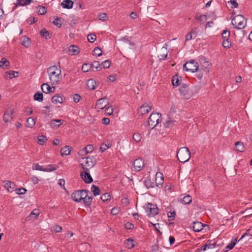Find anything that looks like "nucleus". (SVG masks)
<instances>
[{"label": "nucleus", "instance_id": "1", "mask_svg": "<svg viewBox=\"0 0 252 252\" xmlns=\"http://www.w3.org/2000/svg\"><path fill=\"white\" fill-rule=\"evenodd\" d=\"M47 72L49 76L52 86L59 84L61 81V70L58 68L57 66L53 65L47 69Z\"/></svg>", "mask_w": 252, "mask_h": 252}, {"label": "nucleus", "instance_id": "2", "mask_svg": "<svg viewBox=\"0 0 252 252\" xmlns=\"http://www.w3.org/2000/svg\"><path fill=\"white\" fill-rule=\"evenodd\" d=\"M180 94L186 99L190 98L193 95V88L189 87L186 84L183 83L179 88Z\"/></svg>", "mask_w": 252, "mask_h": 252}, {"label": "nucleus", "instance_id": "3", "mask_svg": "<svg viewBox=\"0 0 252 252\" xmlns=\"http://www.w3.org/2000/svg\"><path fill=\"white\" fill-rule=\"evenodd\" d=\"M82 162L81 166L84 171H88L90 169L93 168L96 164V160L94 157H88L82 158Z\"/></svg>", "mask_w": 252, "mask_h": 252}, {"label": "nucleus", "instance_id": "4", "mask_svg": "<svg viewBox=\"0 0 252 252\" xmlns=\"http://www.w3.org/2000/svg\"><path fill=\"white\" fill-rule=\"evenodd\" d=\"M190 152L186 147L180 148L177 153V157L181 162L185 163L190 158Z\"/></svg>", "mask_w": 252, "mask_h": 252}, {"label": "nucleus", "instance_id": "5", "mask_svg": "<svg viewBox=\"0 0 252 252\" xmlns=\"http://www.w3.org/2000/svg\"><path fill=\"white\" fill-rule=\"evenodd\" d=\"M232 24L238 29H243L247 25V20L243 15H237L232 19Z\"/></svg>", "mask_w": 252, "mask_h": 252}, {"label": "nucleus", "instance_id": "6", "mask_svg": "<svg viewBox=\"0 0 252 252\" xmlns=\"http://www.w3.org/2000/svg\"><path fill=\"white\" fill-rule=\"evenodd\" d=\"M161 121V114L158 113H152L148 120V125L151 128H154Z\"/></svg>", "mask_w": 252, "mask_h": 252}, {"label": "nucleus", "instance_id": "7", "mask_svg": "<svg viewBox=\"0 0 252 252\" xmlns=\"http://www.w3.org/2000/svg\"><path fill=\"white\" fill-rule=\"evenodd\" d=\"M183 69L194 73L198 70V63L193 60L187 62L183 65Z\"/></svg>", "mask_w": 252, "mask_h": 252}, {"label": "nucleus", "instance_id": "8", "mask_svg": "<svg viewBox=\"0 0 252 252\" xmlns=\"http://www.w3.org/2000/svg\"><path fill=\"white\" fill-rule=\"evenodd\" d=\"M147 215L149 217H154L158 213V209L156 205L148 203L145 208Z\"/></svg>", "mask_w": 252, "mask_h": 252}, {"label": "nucleus", "instance_id": "9", "mask_svg": "<svg viewBox=\"0 0 252 252\" xmlns=\"http://www.w3.org/2000/svg\"><path fill=\"white\" fill-rule=\"evenodd\" d=\"M80 176L86 183L90 184L93 181V178L90 174L89 170H88V171H84V172H81Z\"/></svg>", "mask_w": 252, "mask_h": 252}, {"label": "nucleus", "instance_id": "10", "mask_svg": "<svg viewBox=\"0 0 252 252\" xmlns=\"http://www.w3.org/2000/svg\"><path fill=\"white\" fill-rule=\"evenodd\" d=\"M133 165L135 171H140L144 166V161L141 158L136 159L134 160Z\"/></svg>", "mask_w": 252, "mask_h": 252}, {"label": "nucleus", "instance_id": "11", "mask_svg": "<svg viewBox=\"0 0 252 252\" xmlns=\"http://www.w3.org/2000/svg\"><path fill=\"white\" fill-rule=\"evenodd\" d=\"M151 107L147 104H143L138 109V113L141 115H143L148 113L151 110Z\"/></svg>", "mask_w": 252, "mask_h": 252}, {"label": "nucleus", "instance_id": "12", "mask_svg": "<svg viewBox=\"0 0 252 252\" xmlns=\"http://www.w3.org/2000/svg\"><path fill=\"white\" fill-rule=\"evenodd\" d=\"M205 226L206 224H204L200 221H194L192 223V228L194 231L198 232L202 230Z\"/></svg>", "mask_w": 252, "mask_h": 252}, {"label": "nucleus", "instance_id": "13", "mask_svg": "<svg viewBox=\"0 0 252 252\" xmlns=\"http://www.w3.org/2000/svg\"><path fill=\"white\" fill-rule=\"evenodd\" d=\"M13 113V111L12 109H7L5 113L4 114L3 119V121L5 123L10 122V120L12 119V114Z\"/></svg>", "mask_w": 252, "mask_h": 252}, {"label": "nucleus", "instance_id": "14", "mask_svg": "<svg viewBox=\"0 0 252 252\" xmlns=\"http://www.w3.org/2000/svg\"><path fill=\"white\" fill-rule=\"evenodd\" d=\"M212 241H208L207 243L201 247L200 249H198V252H200L201 251H205L207 249H213L216 246V243H211Z\"/></svg>", "mask_w": 252, "mask_h": 252}, {"label": "nucleus", "instance_id": "15", "mask_svg": "<svg viewBox=\"0 0 252 252\" xmlns=\"http://www.w3.org/2000/svg\"><path fill=\"white\" fill-rule=\"evenodd\" d=\"M106 97H104L97 100L96 102L95 108L99 109H103L108 104L107 102L104 101V99Z\"/></svg>", "mask_w": 252, "mask_h": 252}, {"label": "nucleus", "instance_id": "16", "mask_svg": "<svg viewBox=\"0 0 252 252\" xmlns=\"http://www.w3.org/2000/svg\"><path fill=\"white\" fill-rule=\"evenodd\" d=\"M4 183H5L4 185V188L9 192L13 191L15 187V184L14 183L9 181H6Z\"/></svg>", "mask_w": 252, "mask_h": 252}, {"label": "nucleus", "instance_id": "17", "mask_svg": "<svg viewBox=\"0 0 252 252\" xmlns=\"http://www.w3.org/2000/svg\"><path fill=\"white\" fill-rule=\"evenodd\" d=\"M154 179L151 180L149 177H147L144 181V185L147 189L153 188L155 187Z\"/></svg>", "mask_w": 252, "mask_h": 252}, {"label": "nucleus", "instance_id": "18", "mask_svg": "<svg viewBox=\"0 0 252 252\" xmlns=\"http://www.w3.org/2000/svg\"><path fill=\"white\" fill-rule=\"evenodd\" d=\"M80 194L81 192L79 190L75 191L72 193L71 198L74 201L79 202L81 201V195Z\"/></svg>", "mask_w": 252, "mask_h": 252}, {"label": "nucleus", "instance_id": "19", "mask_svg": "<svg viewBox=\"0 0 252 252\" xmlns=\"http://www.w3.org/2000/svg\"><path fill=\"white\" fill-rule=\"evenodd\" d=\"M162 174L160 172H157L156 175V183L157 186H159L163 184V178L162 177Z\"/></svg>", "mask_w": 252, "mask_h": 252}, {"label": "nucleus", "instance_id": "20", "mask_svg": "<svg viewBox=\"0 0 252 252\" xmlns=\"http://www.w3.org/2000/svg\"><path fill=\"white\" fill-rule=\"evenodd\" d=\"M73 2L71 0H63L61 3V5L64 8L70 9L72 7Z\"/></svg>", "mask_w": 252, "mask_h": 252}, {"label": "nucleus", "instance_id": "21", "mask_svg": "<svg viewBox=\"0 0 252 252\" xmlns=\"http://www.w3.org/2000/svg\"><path fill=\"white\" fill-rule=\"evenodd\" d=\"M88 88L92 90H94L96 87V81L93 79H90L87 82Z\"/></svg>", "mask_w": 252, "mask_h": 252}, {"label": "nucleus", "instance_id": "22", "mask_svg": "<svg viewBox=\"0 0 252 252\" xmlns=\"http://www.w3.org/2000/svg\"><path fill=\"white\" fill-rule=\"evenodd\" d=\"M71 147L69 146H65L61 150V154L62 156H68L70 153Z\"/></svg>", "mask_w": 252, "mask_h": 252}, {"label": "nucleus", "instance_id": "23", "mask_svg": "<svg viewBox=\"0 0 252 252\" xmlns=\"http://www.w3.org/2000/svg\"><path fill=\"white\" fill-rule=\"evenodd\" d=\"M63 97L59 94H56L52 98V102L55 104L61 103L63 102Z\"/></svg>", "mask_w": 252, "mask_h": 252}, {"label": "nucleus", "instance_id": "24", "mask_svg": "<svg viewBox=\"0 0 252 252\" xmlns=\"http://www.w3.org/2000/svg\"><path fill=\"white\" fill-rule=\"evenodd\" d=\"M59 166L56 164H48L44 168V172H52L57 170Z\"/></svg>", "mask_w": 252, "mask_h": 252}, {"label": "nucleus", "instance_id": "25", "mask_svg": "<svg viewBox=\"0 0 252 252\" xmlns=\"http://www.w3.org/2000/svg\"><path fill=\"white\" fill-rule=\"evenodd\" d=\"M161 51L162 52V54H159L158 57L160 60H165L167 56V49L166 47H163L161 49Z\"/></svg>", "mask_w": 252, "mask_h": 252}, {"label": "nucleus", "instance_id": "26", "mask_svg": "<svg viewBox=\"0 0 252 252\" xmlns=\"http://www.w3.org/2000/svg\"><path fill=\"white\" fill-rule=\"evenodd\" d=\"M235 149L237 152H243L244 151L245 147L243 143L241 141H237L235 143Z\"/></svg>", "mask_w": 252, "mask_h": 252}, {"label": "nucleus", "instance_id": "27", "mask_svg": "<svg viewBox=\"0 0 252 252\" xmlns=\"http://www.w3.org/2000/svg\"><path fill=\"white\" fill-rule=\"evenodd\" d=\"M41 90L43 93L46 94L53 92L52 88L47 83H44L41 85Z\"/></svg>", "mask_w": 252, "mask_h": 252}, {"label": "nucleus", "instance_id": "28", "mask_svg": "<svg viewBox=\"0 0 252 252\" xmlns=\"http://www.w3.org/2000/svg\"><path fill=\"white\" fill-rule=\"evenodd\" d=\"M69 52L70 54L73 55L77 54L79 53V48L73 45H71L69 47Z\"/></svg>", "mask_w": 252, "mask_h": 252}, {"label": "nucleus", "instance_id": "29", "mask_svg": "<svg viewBox=\"0 0 252 252\" xmlns=\"http://www.w3.org/2000/svg\"><path fill=\"white\" fill-rule=\"evenodd\" d=\"M252 233V227L250 228L248 230H247L246 232L244 233L241 237L239 239V240H238V237H236L233 241H232V242H235V244L237 242V241H240L243 238H244L247 235H250L252 236V234H251Z\"/></svg>", "mask_w": 252, "mask_h": 252}, {"label": "nucleus", "instance_id": "30", "mask_svg": "<svg viewBox=\"0 0 252 252\" xmlns=\"http://www.w3.org/2000/svg\"><path fill=\"white\" fill-rule=\"evenodd\" d=\"M112 146V144L108 141H107V143L104 142L101 144L100 147L99 148V151L101 152H104L106 149L109 148Z\"/></svg>", "mask_w": 252, "mask_h": 252}, {"label": "nucleus", "instance_id": "31", "mask_svg": "<svg viewBox=\"0 0 252 252\" xmlns=\"http://www.w3.org/2000/svg\"><path fill=\"white\" fill-rule=\"evenodd\" d=\"M31 44V40L30 39L27 37L26 36H24L22 37L21 44L25 46V47H28Z\"/></svg>", "mask_w": 252, "mask_h": 252}, {"label": "nucleus", "instance_id": "32", "mask_svg": "<svg viewBox=\"0 0 252 252\" xmlns=\"http://www.w3.org/2000/svg\"><path fill=\"white\" fill-rule=\"evenodd\" d=\"M33 98L35 100L42 102L43 100V95L42 93L37 92L33 95Z\"/></svg>", "mask_w": 252, "mask_h": 252}, {"label": "nucleus", "instance_id": "33", "mask_svg": "<svg viewBox=\"0 0 252 252\" xmlns=\"http://www.w3.org/2000/svg\"><path fill=\"white\" fill-rule=\"evenodd\" d=\"M91 189L94 196L99 195L101 193L100 190L99 189L98 187L94 185H93L92 186Z\"/></svg>", "mask_w": 252, "mask_h": 252}, {"label": "nucleus", "instance_id": "34", "mask_svg": "<svg viewBox=\"0 0 252 252\" xmlns=\"http://www.w3.org/2000/svg\"><path fill=\"white\" fill-rule=\"evenodd\" d=\"M41 36L44 37L46 39L51 38L50 34L45 29H43L40 32Z\"/></svg>", "mask_w": 252, "mask_h": 252}, {"label": "nucleus", "instance_id": "35", "mask_svg": "<svg viewBox=\"0 0 252 252\" xmlns=\"http://www.w3.org/2000/svg\"><path fill=\"white\" fill-rule=\"evenodd\" d=\"M172 83L173 87H177L180 84V80L177 75L173 76L172 78Z\"/></svg>", "mask_w": 252, "mask_h": 252}, {"label": "nucleus", "instance_id": "36", "mask_svg": "<svg viewBox=\"0 0 252 252\" xmlns=\"http://www.w3.org/2000/svg\"><path fill=\"white\" fill-rule=\"evenodd\" d=\"M125 244L126 245V247L129 249L132 248L134 246L133 240L132 238H128L126 239Z\"/></svg>", "mask_w": 252, "mask_h": 252}, {"label": "nucleus", "instance_id": "37", "mask_svg": "<svg viewBox=\"0 0 252 252\" xmlns=\"http://www.w3.org/2000/svg\"><path fill=\"white\" fill-rule=\"evenodd\" d=\"M35 124V120L32 117H30L27 121V126L28 127L32 128L34 126Z\"/></svg>", "mask_w": 252, "mask_h": 252}, {"label": "nucleus", "instance_id": "38", "mask_svg": "<svg viewBox=\"0 0 252 252\" xmlns=\"http://www.w3.org/2000/svg\"><path fill=\"white\" fill-rule=\"evenodd\" d=\"M94 150V147L92 145H88L82 150V152H84L85 155L91 153Z\"/></svg>", "mask_w": 252, "mask_h": 252}, {"label": "nucleus", "instance_id": "39", "mask_svg": "<svg viewBox=\"0 0 252 252\" xmlns=\"http://www.w3.org/2000/svg\"><path fill=\"white\" fill-rule=\"evenodd\" d=\"M192 201V197L191 196L189 195H187L185 196L182 200V203L184 204H189Z\"/></svg>", "mask_w": 252, "mask_h": 252}, {"label": "nucleus", "instance_id": "40", "mask_svg": "<svg viewBox=\"0 0 252 252\" xmlns=\"http://www.w3.org/2000/svg\"><path fill=\"white\" fill-rule=\"evenodd\" d=\"M100 64L99 63L98 61H94L90 65V68L91 69V70H94V68H95L97 70H99L98 68L99 67Z\"/></svg>", "mask_w": 252, "mask_h": 252}, {"label": "nucleus", "instance_id": "41", "mask_svg": "<svg viewBox=\"0 0 252 252\" xmlns=\"http://www.w3.org/2000/svg\"><path fill=\"white\" fill-rule=\"evenodd\" d=\"M93 198L92 196H89L87 195V197L84 198L83 200L84 203L87 206H89L91 204L92 202Z\"/></svg>", "mask_w": 252, "mask_h": 252}, {"label": "nucleus", "instance_id": "42", "mask_svg": "<svg viewBox=\"0 0 252 252\" xmlns=\"http://www.w3.org/2000/svg\"><path fill=\"white\" fill-rule=\"evenodd\" d=\"M47 140V138L45 136L42 135L38 136V143L40 145H43Z\"/></svg>", "mask_w": 252, "mask_h": 252}, {"label": "nucleus", "instance_id": "43", "mask_svg": "<svg viewBox=\"0 0 252 252\" xmlns=\"http://www.w3.org/2000/svg\"><path fill=\"white\" fill-rule=\"evenodd\" d=\"M39 8V9L38 10V13L40 15H44L47 12V9L46 7L45 6H39L36 7V8Z\"/></svg>", "mask_w": 252, "mask_h": 252}, {"label": "nucleus", "instance_id": "44", "mask_svg": "<svg viewBox=\"0 0 252 252\" xmlns=\"http://www.w3.org/2000/svg\"><path fill=\"white\" fill-rule=\"evenodd\" d=\"M221 36L223 39H228L230 36L229 31L227 30H224L221 34Z\"/></svg>", "mask_w": 252, "mask_h": 252}, {"label": "nucleus", "instance_id": "45", "mask_svg": "<svg viewBox=\"0 0 252 252\" xmlns=\"http://www.w3.org/2000/svg\"><path fill=\"white\" fill-rule=\"evenodd\" d=\"M132 138L135 142H139L141 141L142 137L139 133H135L133 135Z\"/></svg>", "mask_w": 252, "mask_h": 252}, {"label": "nucleus", "instance_id": "46", "mask_svg": "<svg viewBox=\"0 0 252 252\" xmlns=\"http://www.w3.org/2000/svg\"><path fill=\"white\" fill-rule=\"evenodd\" d=\"M9 75V78L12 79L18 76L19 72L15 71H9L7 72Z\"/></svg>", "mask_w": 252, "mask_h": 252}, {"label": "nucleus", "instance_id": "47", "mask_svg": "<svg viewBox=\"0 0 252 252\" xmlns=\"http://www.w3.org/2000/svg\"><path fill=\"white\" fill-rule=\"evenodd\" d=\"M110 198V195L108 193H105L101 196V200L104 202L109 200Z\"/></svg>", "mask_w": 252, "mask_h": 252}, {"label": "nucleus", "instance_id": "48", "mask_svg": "<svg viewBox=\"0 0 252 252\" xmlns=\"http://www.w3.org/2000/svg\"><path fill=\"white\" fill-rule=\"evenodd\" d=\"M39 215V211L37 210H34L30 213L29 217L34 219H36Z\"/></svg>", "mask_w": 252, "mask_h": 252}, {"label": "nucleus", "instance_id": "49", "mask_svg": "<svg viewBox=\"0 0 252 252\" xmlns=\"http://www.w3.org/2000/svg\"><path fill=\"white\" fill-rule=\"evenodd\" d=\"M79 190L81 192L80 195H81V200H83L85 198L87 197L88 193L89 192V191L87 189H82Z\"/></svg>", "mask_w": 252, "mask_h": 252}, {"label": "nucleus", "instance_id": "50", "mask_svg": "<svg viewBox=\"0 0 252 252\" xmlns=\"http://www.w3.org/2000/svg\"><path fill=\"white\" fill-rule=\"evenodd\" d=\"M88 40L90 42L93 43L96 40V36L95 34L91 33L88 36Z\"/></svg>", "mask_w": 252, "mask_h": 252}, {"label": "nucleus", "instance_id": "51", "mask_svg": "<svg viewBox=\"0 0 252 252\" xmlns=\"http://www.w3.org/2000/svg\"><path fill=\"white\" fill-rule=\"evenodd\" d=\"M190 32L191 33L193 37L195 38L196 37L197 35L198 34V33L199 32V29L198 28L194 27L191 29Z\"/></svg>", "mask_w": 252, "mask_h": 252}, {"label": "nucleus", "instance_id": "52", "mask_svg": "<svg viewBox=\"0 0 252 252\" xmlns=\"http://www.w3.org/2000/svg\"><path fill=\"white\" fill-rule=\"evenodd\" d=\"M94 55H97L99 57L102 55V51L100 48L98 47L94 48Z\"/></svg>", "mask_w": 252, "mask_h": 252}, {"label": "nucleus", "instance_id": "53", "mask_svg": "<svg viewBox=\"0 0 252 252\" xmlns=\"http://www.w3.org/2000/svg\"><path fill=\"white\" fill-rule=\"evenodd\" d=\"M222 45L225 48H229L231 46V42L228 39H223Z\"/></svg>", "mask_w": 252, "mask_h": 252}, {"label": "nucleus", "instance_id": "54", "mask_svg": "<svg viewBox=\"0 0 252 252\" xmlns=\"http://www.w3.org/2000/svg\"><path fill=\"white\" fill-rule=\"evenodd\" d=\"M175 215L176 212L175 211L172 212H168L167 214V216L169 218V220H173L175 219Z\"/></svg>", "mask_w": 252, "mask_h": 252}, {"label": "nucleus", "instance_id": "55", "mask_svg": "<svg viewBox=\"0 0 252 252\" xmlns=\"http://www.w3.org/2000/svg\"><path fill=\"white\" fill-rule=\"evenodd\" d=\"M33 169L36 170H39L44 172V167L43 166L39 165L38 163L35 164L34 167H32Z\"/></svg>", "mask_w": 252, "mask_h": 252}, {"label": "nucleus", "instance_id": "56", "mask_svg": "<svg viewBox=\"0 0 252 252\" xmlns=\"http://www.w3.org/2000/svg\"><path fill=\"white\" fill-rule=\"evenodd\" d=\"M196 19L201 22H204L207 20V17L205 15H200L199 16H196Z\"/></svg>", "mask_w": 252, "mask_h": 252}, {"label": "nucleus", "instance_id": "57", "mask_svg": "<svg viewBox=\"0 0 252 252\" xmlns=\"http://www.w3.org/2000/svg\"><path fill=\"white\" fill-rule=\"evenodd\" d=\"M90 64L88 63H84L82 67V70L85 72H88L89 70H91V69L90 68Z\"/></svg>", "mask_w": 252, "mask_h": 252}, {"label": "nucleus", "instance_id": "58", "mask_svg": "<svg viewBox=\"0 0 252 252\" xmlns=\"http://www.w3.org/2000/svg\"><path fill=\"white\" fill-rule=\"evenodd\" d=\"M98 17L99 20L102 21L106 20L107 19V14L105 13H99L98 15Z\"/></svg>", "mask_w": 252, "mask_h": 252}, {"label": "nucleus", "instance_id": "59", "mask_svg": "<svg viewBox=\"0 0 252 252\" xmlns=\"http://www.w3.org/2000/svg\"><path fill=\"white\" fill-rule=\"evenodd\" d=\"M235 245V242H231L226 247L225 252L231 250Z\"/></svg>", "mask_w": 252, "mask_h": 252}, {"label": "nucleus", "instance_id": "60", "mask_svg": "<svg viewBox=\"0 0 252 252\" xmlns=\"http://www.w3.org/2000/svg\"><path fill=\"white\" fill-rule=\"evenodd\" d=\"M61 20L60 19L58 18V17H56L55 20L53 21V23L57 26L58 27H61Z\"/></svg>", "mask_w": 252, "mask_h": 252}, {"label": "nucleus", "instance_id": "61", "mask_svg": "<svg viewBox=\"0 0 252 252\" xmlns=\"http://www.w3.org/2000/svg\"><path fill=\"white\" fill-rule=\"evenodd\" d=\"M0 63L1 64H0V66H1L2 65L7 66L9 65V63L5 58H3L1 59Z\"/></svg>", "mask_w": 252, "mask_h": 252}, {"label": "nucleus", "instance_id": "62", "mask_svg": "<svg viewBox=\"0 0 252 252\" xmlns=\"http://www.w3.org/2000/svg\"><path fill=\"white\" fill-rule=\"evenodd\" d=\"M37 21V19L35 18V17H31L28 18L27 20V22L29 24H32V23H34L36 22Z\"/></svg>", "mask_w": 252, "mask_h": 252}, {"label": "nucleus", "instance_id": "63", "mask_svg": "<svg viewBox=\"0 0 252 252\" xmlns=\"http://www.w3.org/2000/svg\"><path fill=\"white\" fill-rule=\"evenodd\" d=\"M110 62L109 60H105L104 62L101 63V65L104 68H108L110 66Z\"/></svg>", "mask_w": 252, "mask_h": 252}, {"label": "nucleus", "instance_id": "64", "mask_svg": "<svg viewBox=\"0 0 252 252\" xmlns=\"http://www.w3.org/2000/svg\"><path fill=\"white\" fill-rule=\"evenodd\" d=\"M105 112L106 114L108 115H111L113 114V109L112 107H108L105 110Z\"/></svg>", "mask_w": 252, "mask_h": 252}]
</instances>
